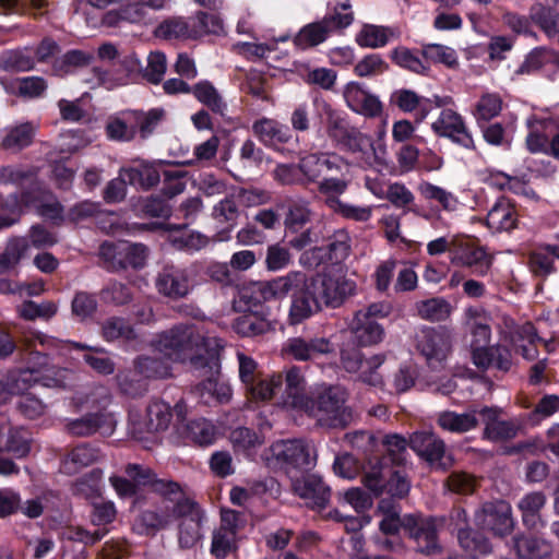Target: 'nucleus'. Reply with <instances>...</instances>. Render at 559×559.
<instances>
[{"label":"nucleus","mask_w":559,"mask_h":559,"mask_svg":"<svg viewBox=\"0 0 559 559\" xmlns=\"http://www.w3.org/2000/svg\"><path fill=\"white\" fill-rule=\"evenodd\" d=\"M451 262L472 269L476 275H485L491 265L486 251L466 238H456L451 249Z\"/></svg>","instance_id":"nucleus-13"},{"label":"nucleus","mask_w":559,"mask_h":559,"mask_svg":"<svg viewBox=\"0 0 559 559\" xmlns=\"http://www.w3.org/2000/svg\"><path fill=\"white\" fill-rule=\"evenodd\" d=\"M169 240L175 248L188 251L200 250L209 243V239L204 235L183 229L174 230L169 236Z\"/></svg>","instance_id":"nucleus-57"},{"label":"nucleus","mask_w":559,"mask_h":559,"mask_svg":"<svg viewBox=\"0 0 559 559\" xmlns=\"http://www.w3.org/2000/svg\"><path fill=\"white\" fill-rule=\"evenodd\" d=\"M546 503L543 492L534 491L520 499L518 508L522 513V520L528 527L535 528L542 522L540 511Z\"/></svg>","instance_id":"nucleus-42"},{"label":"nucleus","mask_w":559,"mask_h":559,"mask_svg":"<svg viewBox=\"0 0 559 559\" xmlns=\"http://www.w3.org/2000/svg\"><path fill=\"white\" fill-rule=\"evenodd\" d=\"M449 106L441 107L442 110L431 123V130L436 135L450 139L464 148H474V140L463 117Z\"/></svg>","instance_id":"nucleus-11"},{"label":"nucleus","mask_w":559,"mask_h":559,"mask_svg":"<svg viewBox=\"0 0 559 559\" xmlns=\"http://www.w3.org/2000/svg\"><path fill=\"white\" fill-rule=\"evenodd\" d=\"M4 430L0 435V439L8 433V440L5 442V451L12 453L15 457L21 459L28 454L31 447L26 431L22 429L11 430L9 425L5 423L3 417Z\"/></svg>","instance_id":"nucleus-58"},{"label":"nucleus","mask_w":559,"mask_h":559,"mask_svg":"<svg viewBox=\"0 0 559 559\" xmlns=\"http://www.w3.org/2000/svg\"><path fill=\"white\" fill-rule=\"evenodd\" d=\"M1 82L3 86L9 90V86L4 84V81ZM10 90L26 98H37L43 96L46 92L47 83L40 76L19 78L10 83Z\"/></svg>","instance_id":"nucleus-50"},{"label":"nucleus","mask_w":559,"mask_h":559,"mask_svg":"<svg viewBox=\"0 0 559 559\" xmlns=\"http://www.w3.org/2000/svg\"><path fill=\"white\" fill-rule=\"evenodd\" d=\"M476 522L497 535H504L512 530L511 507L503 500L485 503L475 515Z\"/></svg>","instance_id":"nucleus-18"},{"label":"nucleus","mask_w":559,"mask_h":559,"mask_svg":"<svg viewBox=\"0 0 559 559\" xmlns=\"http://www.w3.org/2000/svg\"><path fill=\"white\" fill-rule=\"evenodd\" d=\"M191 93L200 103L207 106L211 110L219 114L224 111L225 103L211 82L201 81L197 83L191 87Z\"/></svg>","instance_id":"nucleus-54"},{"label":"nucleus","mask_w":559,"mask_h":559,"mask_svg":"<svg viewBox=\"0 0 559 559\" xmlns=\"http://www.w3.org/2000/svg\"><path fill=\"white\" fill-rule=\"evenodd\" d=\"M58 311V305L53 301H43L36 304L34 301H25L17 307V313L25 320L45 319L49 320Z\"/></svg>","instance_id":"nucleus-59"},{"label":"nucleus","mask_w":559,"mask_h":559,"mask_svg":"<svg viewBox=\"0 0 559 559\" xmlns=\"http://www.w3.org/2000/svg\"><path fill=\"white\" fill-rule=\"evenodd\" d=\"M516 209L504 198L499 199L493 204L486 217V225L492 231H509L516 226Z\"/></svg>","instance_id":"nucleus-30"},{"label":"nucleus","mask_w":559,"mask_h":559,"mask_svg":"<svg viewBox=\"0 0 559 559\" xmlns=\"http://www.w3.org/2000/svg\"><path fill=\"white\" fill-rule=\"evenodd\" d=\"M154 348L174 361H189L192 369L224 347L221 338L205 336L197 326L180 324L163 332L153 342Z\"/></svg>","instance_id":"nucleus-1"},{"label":"nucleus","mask_w":559,"mask_h":559,"mask_svg":"<svg viewBox=\"0 0 559 559\" xmlns=\"http://www.w3.org/2000/svg\"><path fill=\"white\" fill-rule=\"evenodd\" d=\"M331 34L330 28L321 19L302 26L293 41L297 48L305 50L324 43Z\"/></svg>","instance_id":"nucleus-36"},{"label":"nucleus","mask_w":559,"mask_h":559,"mask_svg":"<svg viewBox=\"0 0 559 559\" xmlns=\"http://www.w3.org/2000/svg\"><path fill=\"white\" fill-rule=\"evenodd\" d=\"M346 391L340 386H323L316 393L312 409H302L313 416L320 426L344 428L353 419L352 411L345 405Z\"/></svg>","instance_id":"nucleus-4"},{"label":"nucleus","mask_w":559,"mask_h":559,"mask_svg":"<svg viewBox=\"0 0 559 559\" xmlns=\"http://www.w3.org/2000/svg\"><path fill=\"white\" fill-rule=\"evenodd\" d=\"M215 357H209L201 366L193 369L198 371L199 377H204V380L197 385L195 390L206 404H210L212 401L221 404L228 403L231 399V389L227 382L221 380L219 368Z\"/></svg>","instance_id":"nucleus-10"},{"label":"nucleus","mask_w":559,"mask_h":559,"mask_svg":"<svg viewBox=\"0 0 559 559\" xmlns=\"http://www.w3.org/2000/svg\"><path fill=\"white\" fill-rule=\"evenodd\" d=\"M294 492L312 509H324L330 501L331 490L321 477L307 475L293 480Z\"/></svg>","instance_id":"nucleus-22"},{"label":"nucleus","mask_w":559,"mask_h":559,"mask_svg":"<svg viewBox=\"0 0 559 559\" xmlns=\"http://www.w3.org/2000/svg\"><path fill=\"white\" fill-rule=\"evenodd\" d=\"M157 489L163 496L169 495L173 503V522L178 521V540L182 548H190L201 539V527L204 519L203 511L180 486L174 481H160Z\"/></svg>","instance_id":"nucleus-3"},{"label":"nucleus","mask_w":559,"mask_h":559,"mask_svg":"<svg viewBox=\"0 0 559 559\" xmlns=\"http://www.w3.org/2000/svg\"><path fill=\"white\" fill-rule=\"evenodd\" d=\"M384 461L385 457L369 456L362 468V483L376 496L385 490L392 472Z\"/></svg>","instance_id":"nucleus-28"},{"label":"nucleus","mask_w":559,"mask_h":559,"mask_svg":"<svg viewBox=\"0 0 559 559\" xmlns=\"http://www.w3.org/2000/svg\"><path fill=\"white\" fill-rule=\"evenodd\" d=\"M297 278V275H283L271 281L243 285L238 292L239 301L251 308L271 299H284Z\"/></svg>","instance_id":"nucleus-7"},{"label":"nucleus","mask_w":559,"mask_h":559,"mask_svg":"<svg viewBox=\"0 0 559 559\" xmlns=\"http://www.w3.org/2000/svg\"><path fill=\"white\" fill-rule=\"evenodd\" d=\"M167 165L164 160L134 159L131 166L121 168V176H126L130 185L150 190L159 182Z\"/></svg>","instance_id":"nucleus-19"},{"label":"nucleus","mask_w":559,"mask_h":559,"mask_svg":"<svg viewBox=\"0 0 559 559\" xmlns=\"http://www.w3.org/2000/svg\"><path fill=\"white\" fill-rule=\"evenodd\" d=\"M105 129L108 139L112 141L129 142L136 134L131 112L122 117L109 118Z\"/></svg>","instance_id":"nucleus-48"},{"label":"nucleus","mask_w":559,"mask_h":559,"mask_svg":"<svg viewBox=\"0 0 559 559\" xmlns=\"http://www.w3.org/2000/svg\"><path fill=\"white\" fill-rule=\"evenodd\" d=\"M416 347L431 368H441L452 350L451 334L444 329H423Z\"/></svg>","instance_id":"nucleus-8"},{"label":"nucleus","mask_w":559,"mask_h":559,"mask_svg":"<svg viewBox=\"0 0 559 559\" xmlns=\"http://www.w3.org/2000/svg\"><path fill=\"white\" fill-rule=\"evenodd\" d=\"M362 310L357 311L349 323V329L356 341L364 346L380 343L384 337V330L381 324L364 319Z\"/></svg>","instance_id":"nucleus-34"},{"label":"nucleus","mask_w":559,"mask_h":559,"mask_svg":"<svg viewBox=\"0 0 559 559\" xmlns=\"http://www.w3.org/2000/svg\"><path fill=\"white\" fill-rule=\"evenodd\" d=\"M263 460L272 468L308 469L314 466V445L302 440L277 441L263 453Z\"/></svg>","instance_id":"nucleus-5"},{"label":"nucleus","mask_w":559,"mask_h":559,"mask_svg":"<svg viewBox=\"0 0 559 559\" xmlns=\"http://www.w3.org/2000/svg\"><path fill=\"white\" fill-rule=\"evenodd\" d=\"M442 521L436 518L405 515V531L416 543V549L428 556L441 552L438 530Z\"/></svg>","instance_id":"nucleus-9"},{"label":"nucleus","mask_w":559,"mask_h":559,"mask_svg":"<svg viewBox=\"0 0 559 559\" xmlns=\"http://www.w3.org/2000/svg\"><path fill=\"white\" fill-rule=\"evenodd\" d=\"M283 385L281 373H274L267 377H259L246 388L247 395L257 402L271 400Z\"/></svg>","instance_id":"nucleus-41"},{"label":"nucleus","mask_w":559,"mask_h":559,"mask_svg":"<svg viewBox=\"0 0 559 559\" xmlns=\"http://www.w3.org/2000/svg\"><path fill=\"white\" fill-rule=\"evenodd\" d=\"M394 32L384 26L365 25L356 35V43L365 48H379L388 44Z\"/></svg>","instance_id":"nucleus-47"},{"label":"nucleus","mask_w":559,"mask_h":559,"mask_svg":"<svg viewBox=\"0 0 559 559\" xmlns=\"http://www.w3.org/2000/svg\"><path fill=\"white\" fill-rule=\"evenodd\" d=\"M501 411L497 407L479 408L478 423L484 425L483 437L497 442L506 441L518 435L519 425L514 420L500 418Z\"/></svg>","instance_id":"nucleus-21"},{"label":"nucleus","mask_w":559,"mask_h":559,"mask_svg":"<svg viewBox=\"0 0 559 559\" xmlns=\"http://www.w3.org/2000/svg\"><path fill=\"white\" fill-rule=\"evenodd\" d=\"M312 212L309 207V202L305 200L294 201L285 218V226L292 231H299L304 226L310 222Z\"/></svg>","instance_id":"nucleus-60"},{"label":"nucleus","mask_w":559,"mask_h":559,"mask_svg":"<svg viewBox=\"0 0 559 559\" xmlns=\"http://www.w3.org/2000/svg\"><path fill=\"white\" fill-rule=\"evenodd\" d=\"M182 435L200 445L212 444L216 438V428L209 420L199 418L186 424Z\"/></svg>","instance_id":"nucleus-45"},{"label":"nucleus","mask_w":559,"mask_h":559,"mask_svg":"<svg viewBox=\"0 0 559 559\" xmlns=\"http://www.w3.org/2000/svg\"><path fill=\"white\" fill-rule=\"evenodd\" d=\"M329 207L346 219L361 223L368 222L373 213V206L371 205H356L334 199L330 200Z\"/></svg>","instance_id":"nucleus-53"},{"label":"nucleus","mask_w":559,"mask_h":559,"mask_svg":"<svg viewBox=\"0 0 559 559\" xmlns=\"http://www.w3.org/2000/svg\"><path fill=\"white\" fill-rule=\"evenodd\" d=\"M313 104L318 115L325 123L329 136L338 142L352 129L348 127L346 119L322 98H316Z\"/></svg>","instance_id":"nucleus-32"},{"label":"nucleus","mask_w":559,"mask_h":559,"mask_svg":"<svg viewBox=\"0 0 559 559\" xmlns=\"http://www.w3.org/2000/svg\"><path fill=\"white\" fill-rule=\"evenodd\" d=\"M29 365L10 376L7 382L0 381V403L7 402L12 395L23 394L35 383L47 388L64 386L71 372L68 369L50 366L45 355L31 353Z\"/></svg>","instance_id":"nucleus-2"},{"label":"nucleus","mask_w":559,"mask_h":559,"mask_svg":"<svg viewBox=\"0 0 559 559\" xmlns=\"http://www.w3.org/2000/svg\"><path fill=\"white\" fill-rule=\"evenodd\" d=\"M514 548L521 559H545L552 550L550 544L534 536L515 538Z\"/></svg>","instance_id":"nucleus-43"},{"label":"nucleus","mask_w":559,"mask_h":559,"mask_svg":"<svg viewBox=\"0 0 559 559\" xmlns=\"http://www.w3.org/2000/svg\"><path fill=\"white\" fill-rule=\"evenodd\" d=\"M531 17L548 36L559 34V12L552 7L537 3L532 8Z\"/></svg>","instance_id":"nucleus-51"},{"label":"nucleus","mask_w":559,"mask_h":559,"mask_svg":"<svg viewBox=\"0 0 559 559\" xmlns=\"http://www.w3.org/2000/svg\"><path fill=\"white\" fill-rule=\"evenodd\" d=\"M286 275L298 276V281L288 289V294H292L288 321L295 325L321 311L323 304L311 277L300 271H292Z\"/></svg>","instance_id":"nucleus-6"},{"label":"nucleus","mask_w":559,"mask_h":559,"mask_svg":"<svg viewBox=\"0 0 559 559\" xmlns=\"http://www.w3.org/2000/svg\"><path fill=\"white\" fill-rule=\"evenodd\" d=\"M393 100L404 112L416 111V120L421 122L426 119L433 107H445L453 104L450 96L435 95L432 98H425L417 95L412 90H397L393 94Z\"/></svg>","instance_id":"nucleus-14"},{"label":"nucleus","mask_w":559,"mask_h":559,"mask_svg":"<svg viewBox=\"0 0 559 559\" xmlns=\"http://www.w3.org/2000/svg\"><path fill=\"white\" fill-rule=\"evenodd\" d=\"M126 474L129 479L119 476H111L109 479L117 495L121 498L134 496L136 488L140 486L152 485L159 492L157 485L160 481H165L164 479L156 480L155 475L150 468L138 464L127 465Z\"/></svg>","instance_id":"nucleus-20"},{"label":"nucleus","mask_w":559,"mask_h":559,"mask_svg":"<svg viewBox=\"0 0 559 559\" xmlns=\"http://www.w3.org/2000/svg\"><path fill=\"white\" fill-rule=\"evenodd\" d=\"M471 356L473 364L481 370L495 367L506 372L512 366L510 352L501 346L471 344Z\"/></svg>","instance_id":"nucleus-26"},{"label":"nucleus","mask_w":559,"mask_h":559,"mask_svg":"<svg viewBox=\"0 0 559 559\" xmlns=\"http://www.w3.org/2000/svg\"><path fill=\"white\" fill-rule=\"evenodd\" d=\"M298 168L310 182L326 177L323 153H313L301 157Z\"/></svg>","instance_id":"nucleus-64"},{"label":"nucleus","mask_w":559,"mask_h":559,"mask_svg":"<svg viewBox=\"0 0 559 559\" xmlns=\"http://www.w3.org/2000/svg\"><path fill=\"white\" fill-rule=\"evenodd\" d=\"M234 330L241 336H257L270 330V323L257 314L247 313L238 317L233 324Z\"/></svg>","instance_id":"nucleus-55"},{"label":"nucleus","mask_w":559,"mask_h":559,"mask_svg":"<svg viewBox=\"0 0 559 559\" xmlns=\"http://www.w3.org/2000/svg\"><path fill=\"white\" fill-rule=\"evenodd\" d=\"M171 420V411L168 404L162 401L152 402L147 408L140 431L157 432L168 428Z\"/></svg>","instance_id":"nucleus-38"},{"label":"nucleus","mask_w":559,"mask_h":559,"mask_svg":"<svg viewBox=\"0 0 559 559\" xmlns=\"http://www.w3.org/2000/svg\"><path fill=\"white\" fill-rule=\"evenodd\" d=\"M94 138L83 130H68L60 134L59 147L63 153L73 154L85 148Z\"/></svg>","instance_id":"nucleus-62"},{"label":"nucleus","mask_w":559,"mask_h":559,"mask_svg":"<svg viewBox=\"0 0 559 559\" xmlns=\"http://www.w3.org/2000/svg\"><path fill=\"white\" fill-rule=\"evenodd\" d=\"M252 129L262 142L270 145L285 143L290 138L288 127L269 118L258 120Z\"/></svg>","instance_id":"nucleus-39"},{"label":"nucleus","mask_w":559,"mask_h":559,"mask_svg":"<svg viewBox=\"0 0 559 559\" xmlns=\"http://www.w3.org/2000/svg\"><path fill=\"white\" fill-rule=\"evenodd\" d=\"M285 395L282 404L294 409H312L313 399L306 393V380L299 367H292L285 374Z\"/></svg>","instance_id":"nucleus-23"},{"label":"nucleus","mask_w":559,"mask_h":559,"mask_svg":"<svg viewBox=\"0 0 559 559\" xmlns=\"http://www.w3.org/2000/svg\"><path fill=\"white\" fill-rule=\"evenodd\" d=\"M417 314L427 321L438 322L448 319L451 314V305L442 297H432L416 302Z\"/></svg>","instance_id":"nucleus-44"},{"label":"nucleus","mask_w":559,"mask_h":559,"mask_svg":"<svg viewBox=\"0 0 559 559\" xmlns=\"http://www.w3.org/2000/svg\"><path fill=\"white\" fill-rule=\"evenodd\" d=\"M156 35L164 39L195 38L191 20L188 22L180 17L170 19L160 23L156 29Z\"/></svg>","instance_id":"nucleus-49"},{"label":"nucleus","mask_w":559,"mask_h":559,"mask_svg":"<svg viewBox=\"0 0 559 559\" xmlns=\"http://www.w3.org/2000/svg\"><path fill=\"white\" fill-rule=\"evenodd\" d=\"M311 278L326 307L337 308L356 293V283L341 274H318Z\"/></svg>","instance_id":"nucleus-12"},{"label":"nucleus","mask_w":559,"mask_h":559,"mask_svg":"<svg viewBox=\"0 0 559 559\" xmlns=\"http://www.w3.org/2000/svg\"><path fill=\"white\" fill-rule=\"evenodd\" d=\"M97 457L95 449L85 444L78 445L63 460L61 468L66 474H75L81 468L93 464Z\"/></svg>","instance_id":"nucleus-46"},{"label":"nucleus","mask_w":559,"mask_h":559,"mask_svg":"<svg viewBox=\"0 0 559 559\" xmlns=\"http://www.w3.org/2000/svg\"><path fill=\"white\" fill-rule=\"evenodd\" d=\"M164 506L159 511H145L141 514V522L147 528L162 530L173 523V503L169 495L165 496Z\"/></svg>","instance_id":"nucleus-61"},{"label":"nucleus","mask_w":559,"mask_h":559,"mask_svg":"<svg viewBox=\"0 0 559 559\" xmlns=\"http://www.w3.org/2000/svg\"><path fill=\"white\" fill-rule=\"evenodd\" d=\"M155 287L164 297L178 300L189 295L192 284L187 270L169 265L158 272Z\"/></svg>","instance_id":"nucleus-16"},{"label":"nucleus","mask_w":559,"mask_h":559,"mask_svg":"<svg viewBox=\"0 0 559 559\" xmlns=\"http://www.w3.org/2000/svg\"><path fill=\"white\" fill-rule=\"evenodd\" d=\"M381 515L379 528L384 534H396L401 527L405 530V516L401 518L400 507L392 499H382L377 508Z\"/></svg>","instance_id":"nucleus-40"},{"label":"nucleus","mask_w":559,"mask_h":559,"mask_svg":"<svg viewBox=\"0 0 559 559\" xmlns=\"http://www.w3.org/2000/svg\"><path fill=\"white\" fill-rule=\"evenodd\" d=\"M38 123L33 121L22 122L5 129L1 146L11 152H19L32 144Z\"/></svg>","instance_id":"nucleus-33"},{"label":"nucleus","mask_w":559,"mask_h":559,"mask_svg":"<svg viewBox=\"0 0 559 559\" xmlns=\"http://www.w3.org/2000/svg\"><path fill=\"white\" fill-rule=\"evenodd\" d=\"M409 447L430 465L445 467L442 462L445 456L444 442L432 432H415L409 439Z\"/></svg>","instance_id":"nucleus-25"},{"label":"nucleus","mask_w":559,"mask_h":559,"mask_svg":"<svg viewBox=\"0 0 559 559\" xmlns=\"http://www.w3.org/2000/svg\"><path fill=\"white\" fill-rule=\"evenodd\" d=\"M116 427V419L109 413L99 412L87 414L67 425V429L74 436H90L95 432L111 435Z\"/></svg>","instance_id":"nucleus-27"},{"label":"nucleus","mask_w":559,"mask_h":559,"mask_svg":"<svg viewBox=\"0 0 559 559\" xmlns=\"http://www.w3.org/2000/svg\"><path fill=\"white\" fill-rule=\"evenodd\" d=\"M343 98L347 107L356 114L376 118L382 114L379 97L370 93L361 83L350 81L343 87Z\"/></svg>","instance_id":"nucleus-15"},{"label":"nucleus","mask_w":559,"mask_h":559,"mask_svg":"<svg viewBox=\"0 0 559 559\" xmlns=\"http://www.w3.org/2000/svg\"><path fill=\"white\" fill-rule=\"evenodd\" d=\"M23 206L34 207L40 216L53 222L63 219L61 204L50 193L40 189L24 192L20 199H15L14 207L21 210Z\"/></svg>","instance_id":"nucleus-24"},{"label":"nucleus","mask_w":559,"mask_h":559,"mask_svg":"<svg viewBox=\"0 0 559 559\" xmlns=\"http://www.w3.org/2000/svg\"><path fill=\"white\" fill-rule=\"evenodd\" d=\"M389 64L378 53H369L360 59L354 67V73L359 78H374L383 74Z\"/></svg>","instance_id":"nucleus-63"},{"label":"nucleus","mask_w":559,"mask_h":559,"mask_svg":"<svg viewBox=\"0 0 559 559\" xmlns=\"http://www.w3.org/2000/svg\"><path fill=\"white\" fill-rule=\"evenodd\" d=\"M542 341L543 338L537 336L535 328L530 322L518 326L511 336L515 352L520 353L527 360H533L537 357V343Z\"/></svg>","instance_id":"nucleus-35"},{"label":"nucleus","mask_w":559,"mask_h":559,"mask_svg":"<svg viewBox=\"0 0 559 559\" xmlns=\"http://www.w3.org/2000/svg\"><path fill=\"white\" fill-rule=\"evenodd\" d=\"M322 19L332 34L336 31L348 27L354 21V13L352 12L350 1L345 0L337 3L333 11L329 14H325Z\"/></svg>","instance_id":"nucleus-56"},{"label":"nucleus","mask_w":559,"mask_h":559,"mask_svg":"<svg viewBox=\"0 0 559 559\" xmlns=\"http://www.w3.org/2000/svg\"><path fill=\"white\" fill-rule=\"evenodd\" d=\"M27 251L28 241L25 238L10 240L4 251L0 253V273H5L16 266Z\"/></svg>","instance_id":"nucleus-52"},{"label":"nucleus","mask_w":559,"mask_h":559,"mask_svg":"<svg viewBox=\"0 0 559 559\" xmlns=\"http://www.w3.org/2000/svg\"><path fill=\"white\" fill-rule=\"evenodd\" d=\"M334 347L329 338L313 337L304 338L301 336H294L286 340L282 347L284 355L292 357L298 361L313 360L321 355L330 354Z\"/></svg>","instance_id":"nucleus-17"},{"label":"nucleus","mask_w":559,"mask_h":559,"mask_svg":"<svg viewBox=\"0 0 559 559\" xmlns=\"http://www.w3.org/2000/svg\"><path fill=\"white\" fill-rule=\"evenodd\" d=\"M479 409H472L467 413L443 412L438 417L439 426L451 432H466L477 427Z\"/></svg>","instance_id":"nucleus-37"},{"label":"nucleus","mask_w":559,"mask_h":559,"mask_svg":"<svg viewBox=\"0 0 559 559\" xmlns=\"http://www.w3.org/2000/svg\"><path fill=\"white\" fill-rule=\"evenodd\" d=\"M140 69V59L134 53H130L115 64L112 70L100 71L98 75L102 84L110 90L127 84L130 75L139 72Z\"/></svg>","instance_id":"nucleus-29"},{"label":"nucleus","mask_w":559,"mask_h":559,"mask_svg":"<svg viewBox=\"0 0 559 559\" xmlns=\"http://www.w3.org/2000/svg\"><path fill=\"white\" fill-rule=\"evenodd\" d=\"M342 146L356 155V158L365 165L371 166L374 158L373 141L359 130L352 128L340 141Z\"/></svg>","instance_id":"nucleus-31"}]
</instances>
